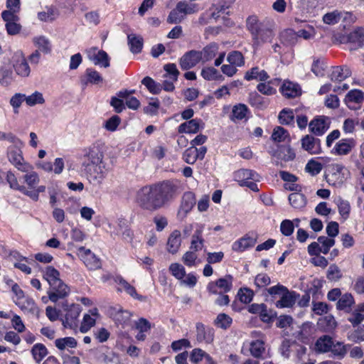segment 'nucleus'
Masks as SVG:
<instances>
[{"mask_svg": "<svg viewBox=\"0 0 364 364\" xmlns=\"http://www.w3.org/2000/svg\"><path fill=\"white\" fill-rule=\"evenodd\" d=\"M178 194V183L167 180L143 186L137 191L135 201L141 210L154 213L164 208Z\"/></svg>", "mask_w": 364, "mask_h": 364, "instance_id": "f257e3e1", "label": "nucleus"}, {"mask_svg": "<svg viewBox=\"0 0 364 364\" xmlns=\"http://www.w3.org/2000/svg\"><path fill=\"white\" fill-rule=\"evenodd\" d=\"M246 26L251 33L253 46L255 47L271 42L275 36L274 23L270 20L260 21L257 16H252L247 18Z\"/></svg>", "mask_w": 364, "mask_h": 364, "instance_id": "f03ea898", "label": "nucleus"}, {"mask_svg": "<svg viewBox=\"0 0 364 364\" xmlns=\"http://www.w3.org/2000/svg\"><path fill=\"white\" fill-rule=\"evenodd\" d=\"M62 308L66 312L63 325L65 328H75L77 326V318L81 312V306L77 304H68V301L62 303Z\"/></svg>", "mask_w": 364, "mask_h": 364, "instance_id": "7ed1b4c3", "label": "nucleus"}, {"mask_svg": "<svg viewBox=\"0 0 364 364\" xmlns=\"http://www.w3.org/2000/svg\"><path fill=\"white\" fill-rule=\"evenodd\" d=\"M7 156L9 161L22 172H28L32 170L33 167L28 163L24 161L22 156V151L18 146L13 145L8 148Z\"/></svg>", "mask_w": 364, "mask_h": 364, "instance_id": "20e7f679", "label": "nucleus"}, {"mask_svg": "<svg viewBox=\"0 0 364 364\" xmlns=\"http://www.w3.org/2000/svg\"><path fill=\"white\" fill-rule=\"evenodd\" d=\"M83 170L89 181L94 185H100L107 174V169L104 162L96 165L86 164Z\"/></svg>", "mask_w": 364, "mask_h": 364, "instance_id": "39448f33", "label": "nucleus"}, {"mask_svg": "<svg viewBox=\"0 0 364 364\" xmlns=\"http://www.w3.org/2000/svg\"><path fill=\"white\" fill-rule=\"evenodd\" d=\"M11 63L18 75L22 77H27L30 75V66L21 50H17L14 53L11 58Z\"/></svg>", "mask_w": 364, "mask_h": 364, "instance_id": "423d86ee", "label": "nucleus"}, {"mask_svg": "<svg viewBox=\"0 0 364 364\" xmlns=\"http://www.w3.org/2000/svg\"><path fill=\"white\" fill-rule=\"evenodd\" d=\"M85 154L82 158V167H86V164L96 165L103 162L104 154L99 146L93 144L85 149Z\"/></svg>", "mask_w": 364, "mask_h": 364, "instance_id": "0eeeda50", "label": "nucleus"}, {"mask_svg": "<svg viewBox=\"0 0 364 364\" xmlns=\"http://www.w3.org/2000/svg\"><path fill=\"white\" fill-rule=\"evenodd\" d=\"M356 146V141L353 138H345L338 141L331 153L338 156H344L350 154Z\"/></svg>", "mask_w": 364, "mask_h": 364, "instance_id": "6e6552de", "label": "nucleus"}, {"mask_svg": "<svg viewBox=\"0 0 364 364\" xmlns=\"http://www.w3.org/2000/svg\"><path fill=\"white\" fill-rule=\"evenodd\" d=\"M196 200L193 193L186 192L181 199L180 208L177 213V218L180 220H184L187 215L196 205Z\"/></svg>", "mask_w": 364, "mask_h": 364, "instance_id": "1a4fd4ad", "label": "nucleus"}, {"mask_svg": "<svg viewBox=\"0 0 364 364\" xmlns=\"http://www.w3.org/2000/svg\"><path fill=\"white\" fill-rule=\"evenodd\" d=\"M77 255L85 265L91 270L100 268L101 263L98 258L89 249L80 247L77 250Z\"/></svg>", "mask_w": 364, "mask_h": 364, "instance_id": "9d476101", "label": "nucleus"}, {"mask_svg": "<svg viewBox=\"0 0 364 364\" xmlns=\"http://www.w3.org/2000/svg\"><path fill=\"white\" fill-rule=\"evenodd\" d=\"M87 57L96 65H100L103 68H108L109 66V55L102 50H98L97 48H91L87 50Z\"/></svg>", "mask_w": 364, "mask_h": 364, "instance_id": "9b49d317", "label": "nucleus"}, {"mask_svg": "<svg viewBox=\"0 0 364 364\" xmlns=\"http://www.w3.org/2000/svg\"><path fill=\"white\" fill-rule=\"evenodd\" d=\"M232 277L230 274L223 278H220L215 282H210L207 287L209 292L218 294L217 288H219L223 292L226 293L231 290L232 287Z\"/></svg>", "mask_w": 364, "mask_h": 364, "instance_id": "f8f14e48", "label": "nucleus"}, {"mask_svg": "<svg viewBox=\"0 0 364 364\" xmlns=\"http://www.w3.org/2000/svg\"><path fill=\"white\" fill-rule=\"evenodd\" d=\"M344 167L341 164L333 165L326 174L327 182L333 186H341L345 180L342 171Z\"/></svg>", "mask_w": 364, "mask_h": 364, "instance_id": "ddd939ff", "label": "nucleus"}, {"mask_svg": "<svg viewBox=\"0 0 364 364\" xmlns=\"http://www.w3.org/2000/svg\"><path fill=\"white\" fill-rule=\"evenodd\" d=\"M69 293V287L63 281L55 285H50V291L48 292L49 299L54 303L59 299H64Z\"/></svg>", "mask_w": 364, "mask_h": 364, "instance_id": "4468645a", "label": "nucleus"}, {"mask_svg": "<svg viewBox=\"0 0 364 364\" xmlns=\"http://www.w3.org/2000/svg\"><path fill=\"white\" fill-rule=\"evenodd\" d=\"M364 101V93L360 90H351L345 97L344 102L350 109L360 108Z\"/></svg>", "mask_w": 364, "mask_h": 364, "instance_id": "2eb2a0df", "label": "nucleus"}, {"mask_svg": "<svg viewBox=\"0 0 364 364\" xmlns=\"http://www.w3.org/2000/svg\"><path fill=\"white\" fill-rule=\"evenodd\" d=\"M272 156L276 158L274 164L281 168L284 167V162L292 161L295 158V154L289 146H282Z\"/></svg>", "mask_w": 364, "mask_h": 364, "instance_id": "dca6fc26", "label": "nucleus"}, {"mask_svg": "<svg viewBox=\"0 0 364 364\" xmlns=\"http://www.w3.org/2000/svg\"><path fill=\"white\" fill-rule=\"evenodd\" d=\"M233 177L240 186H243L249 180L259 181L260 176L252 170L241 168L234 172Z\"/></svg>", "mask_w": 364, "mask_h": 364, "instance_id": "f3484780", "label": "nucleus"}, {"mask_svg": "<svg viewBox=\"0 0 364 364\" xmlns=\"http://www.w3.org/2000/svg\"><path fill=\"white\" fill-rule=\"evenodd\" d=\"M201 61L199 51L191 50L184 54L180 59V65L181 69L187 70Z\"/></svg>", "mask_w": 364, "mask_h": 364, "instance_id": "a211bd4d", "label": "nucleus"}, {"mask_svg": "<svg viewBox=\"0 0 364 364\" xmlns=\"http://www.w3.org/2000/svg\"><path fill=\"white\" fill-rule=\"evenodd\" d=\"M299 297V294L293 291H291L287 288L286 291H284L280 297V299L275 303V306L281 309L291 308L295 304Z\"/></svg>", "mask_w": 364, "mask_h": 364, "instance_id": "6ab92c4d", "label": "nucleus"}, {"mask_svg": "<svg viewBox=\"0 0 364 364\" xmlns=\"http://www.w3.org/2000/svg\"><path fill=\"white\" fill-rule=\"evenodd\" d=\"M196 339L198 342L210 343L214 339V331L212 328H205L203 323L196 325Z\"/></svg>", "mask_w": 364, "mask_h": 364, "instance_id": "aec40b11", "label": "nucleus"}, {"mask_svg": "<svg viewBox=\"0 0 364 364\" xmlns=\"http://www.w3.org/2000/svg\"><path fill=\"white\" fill-rule=\"evenodd\" d=\"M348 41L352 45L350 49L360 48L364 43V28H356L348 35Z\"/></svg>", "mask_w": 364, "mask_h": 364, "instance_id": "412c9836", "label": "nucleus"}, {"mask_svg": "<svg viewBox=\"0 0 364 364\" xmlns=\"http://www.w3.org/2000/svg\"><path fill=\"white\" fill-rule=\"evenodd\" d=\"M350 75L351 70L348 66H336L332 68L330 78L332 81L341 82Z\"/></svg>", "mask_w": 364, "mask_h": 364, "instance_id": "4be33fe9", "label": "nucleus"}, {"mask_svg": "<svg viewBox=\"0 0 364 364\" xmlns=\"http://www.w3.org/2000/svg\"><path fill=\"white\" fill-rule=\"evenodd\" d=\"M203 124L201 119H193L179 125L178 131L179 133H197L200 125Z\"/></svg>", "mask_w": 364, "mask_h": 364, "instance_id": "5701e85b", "label": "nucleus"}, {"mask_svg": "<svg viewBox=\"0 0 364 364\" xmlns=\"http://www.w3.org/2000/svg\"><path fill=\"white\" fill-rule=\"evenodd\" d=\"M181 232L178 230H173L169 235L167 242V250L171 254H176L181 244Z\"/></svg>", "mask_w": 364, "mask_h": 364, "instance_id": "b1692460", "label": "nucleus"}, {"mask_svg": "<svg viewBox=\"0 0 364 364\" xmlns=\"http://www.w3.org/2000/svg\"><path fill=\"white\" fill-rule=\"evenodd\" d=\"M310 131L316 135L321 136L328 129L324 118L320 117L313 119L309 125Z\"/></svg>", "mask_w": 364, "mask_h": 364, "instance_id": "393cba45", "label": "nucleus"}, {"mask_svg": "<svg viewBox=\"0 0 364 364\" xmlns=\"http://www.w3.org/2000/svg\"><path fill=\"white\" fill-rule=\"evenodd\" d=\"M256 239L250 236H245L235 241L232 246V250L235 252H243L256 244Z\"/></svg>", "mask_w": 364, "mask_h": 364, "instance_id": "a878e982", "label": "nucleus"}, {"mask_svg": "<svg viewBox=\"0 0 364 364\" xmlns=\"http://www.w3.org/2000/svg\"><path fill=\"white\" fill-rule=\"evenodd\" d=\"M319 139L311 135H306L301 139V146L304 149L311 154H316L318 151Z\"/></svg>", "mask_w": 364, "mask_h": 364, "instance_id": "bb28decb", "label": "nucleus"}, {"mask_svg": "<svg viewBox=\"0 0 364 364\" xmlns=\"http://www.w3.org/2000/svg\"><path fill=\"white\" fill-rule=\"evenodd\" d=\"M244 77L248 81L252 80L266 81L269 79V76L264 70H261L258 67H254L246 72Z\"/></svg>", "mask_w": 364, "mask_h": 364, "instance_id": "cd10ccee", "label": "nucleus"}, {"mask_svg": "<svg viewBox=\"0 0 364 364\" xmlns=\"http://www.w3.org/2000/svg\"><path fill=\"white\" fill-rule=\"evenodd\" d=\"M333 341V339L331 336L327 335L322 336L317 339L315 343V349L320 353L330 352Z\"/></svg>", "mask_w": 364, "mask_h": 364, "instance_id": "c85d7f7f", "label": "nucleus"}, {"mask_svg": "<svg viewBox=\"0 0 364 364\" xmlns=\"http://www.w3.org/2000/svg\"><path fill=\"white\" fill-rule=\"evenodd\" d=\"M33 43L37 48L36 50L43 53V54H48L51 51V44L48 38L43 36H39L33 38Z\"/></svg>", "mask_w": 364, "mask_h": 364, "instance_id": "c756f323", "label": "nucleus"}, {"mask_svg": "<svg viewBox=\"0 0 364 364\" xmlns=\"http://www.w3.org/2000/svg\"><path fill=\"white\" fill-rule=\"evenodd\" d=\"M249 350L254 358H262L265 352L264 342L261 339L252 341L249 345Z\"/></svg>", "mask_w": 364, "mask_h": 364, "instance_id": "7c9ffc66", "label": "nucleus"}, {"mask_svg": "<svg viewBox=\"0 0 364 364\" xmlns=\"http://www.w3.org/2000/svg\"><path fill=\"white\" fill-rule=\"evenodd\" d=\"M218 51V46L215 43H210L205 46L201 51H199L200 59L203 63L211 60Z\"/></svg>", "mask_w": 364, "mask_h": 364, "instance_id": "2f4dec72", "label": "nucleus"}, {"mask_svg": "<svg viewBox=\"0 0 364 364\" xmlns=\"http://www.w3.org/2000/svg\"><path fill=\"white\" fill-rule=\"evenodd\" d=\"M203 228H198L192 236L190 249L191 251L198 252L203 249L204 240L202 237Z\"/></svg>", "mask_w": 364, "mask_h": 364, "instance_id": "473e14b6", "label": "nucleus"}, {"mask_svg": "<svg viewBox=\"0 0 364 364\" xmlns=\"http://www.w3.org/2000/svg\"><path fill=\"white\" fill-rule=\"evenodd\" d=\"M354 304V299L351 294L346 293L338 299L336 307L338 310L348 312L351 309V306Z\"/></svg>", "mask_w": 364, "mask_h": 364, "instance_id": "72a5a7b5", "label": "nucleus"}, {"mask_svg": "<svg viewBox=\"0 0 364 364\" xmlns=\"http://www.w3.org/2000/svg\"><path fill=\"white\" fill-rule=\"evenodd\" d=\"M43 278L48 282L50 286L55 285L62 281L60 279V272L51 266L46 268Z\"/></svg>", "mask_w": 364, "mask_h": 364, "instance_id": "f704fd0d", "label": "nucleus"}, {"mask_svg": "<svg viewBox=\"0 0 364 364\" xmlns=\"http://www.w3.org/2000/svg\"><path fill=\"white\" fill-rule=\"evenodd\" d=\"M177 10L181 12L185 17L186 15L193 14L198 11V5L196 4H191L186 1H180L177 3Z\"/></svg>", "mask_w": 364, "mask_h": 364, "instance_id": "c9c22d12", "label": "nucleus"}, {"mask_svg": "<svg viewBox=\"0 0 364 364\" xmlns=\"http://www.w3.org/2000/svg\"><path fill=\"white\" fill-rule=\"evenodd\" d=\"M127 38L131 52L133 53H140L143 47L142 38L135 34H129Z\"/></svg>", "mask_w": 364, "mask_h": 364, "instance_id": "e433bc0d", "label": "nucleus"}, {"mask_svg": "<svg viewBox=\"0 0 364 364\" xmlns=\"http://www.w3.org/2000/svg\"><path fill=\"white\" fill-rule=\"evenodd\" d=\"M281 92L283 95L288 98L295 97L300 94L298 85L291 82H284L281 87Z\"/></svg>", "mask_w": 364, "mask_h": 364, "instance_id": "4c0bfd02", "label": "nucleus"}, {"mask_svg": "<svg viewBox=\"0 0 364 364\" xmlns=\"http://www.w3.org/2000/svg\"><path fill=\"white\" fill-rule=\"evenodd\" d=\"M248 112L247 107L244 104L235 105L232 110L231 119L232 121H239L246 118Z\"/></svg>", "mask_w": 364, "mask_h": 364, "instance_id": "58836bf2", "label": "nucleus"}, {"mask_svg": "<svg viewBox=\"0 0 364 364\" xmlns=\"http://www.w3.org/2000/svg\"><path fill=\"white\" fill-rule=\"evenodd\" d=\"M297 35L291 29H287L282 31L280 34V41L284 46H291L296 43Z\"/></svg>", "mask_w": 364, "mask_h": 364, "instance_id": "ea45409f", "label": "nucleus"}, {"mask_svg": "<svg viewBox=\"0 0 364 364\" xmlns=\"http://www.w3.org/2000/svg\"><path fill=\"white\" fill-rule=\"evenodd\" d=\"M227 61L237 67H242L245 65V58L241 52L232 50L227 56Z\"/></svg>", "mask_w": 364, "mask_h": 364, "instance_id": "a19ab883", "label": "nucleus"}, {"mask_svg": "<svg viewBox=\"0 0 364 364\" xmlns=\"http://www.w3.org/2000/svg\"><path fill=\"white\" fill-rule=\"evenodd\" d=\"M289 201L294 208H301L306 205L305 196L300 193H293L289 196Z\"/></svg>", "mask_w": 364, "mask_h": 364, "instance_id": "79ce46f5", "label": "nucleus"}, {"mask_svg": "<svg viewBox=\"0 0 364 364\" xmlns=\"http://www.w3.org/2000/svg\"><path fill=\"white\" fill-rule=\"evenodd\" d=\"M271 138L277 142L289 141V135L287 131L282 127H277L274 129Z\"/></svg>", "mask_w": 364, "mask_h": 364, "instance_id": "37998d69", "label": "nucleus"}, {"mask_svg": "<svg viewBox=\"0 0 364 364\" xmlns=\"http://www.w3.org/2000/svg\"><path fill=\"white\" fill-rule=\"evenodd\" d=\"M55 346L60 350H64L66 347L75 348L77 346V341L73 337H65L56 339L55 341Z\"/></svg>", "mask_w": 364, "mask_h": 364, "instance_id": "c03bdc74", "label": "nucleus"}, {"mask_svg": "<svg viewBox=\"0 0 364 364\" xmlns=\"http://www.w3.org/2000/svg\"><path fill=\"white\" fill-rule=\"evenodd\" d=\"M202 77L207 80H215L223 78L218 70L213 67L205 68L201 70Z\"/></svg>", "mask_w": 364, "mask_h": 364, "instance_id": "a18cd8bd", "label": "nucleus"}, {"mask_svg": "<svg viewBox=\"0 0 364 364\" xmlns=\"http://www.w3.org/2000/svg\"><path fill=\"white\" fill-rule=\"evenodd\" d=\"M31 353L36 361L40 363L48 352L44 345L37 343L32 348Z\"/></svg>", "mask_w": 364, "mask_h": 364, "instance_id": "49530a36", "label": "nucleus"}, {"mask_svg": "<svg viewBox=\"0 0 364 364\" xmlns=\"http://www.w3.org/2000/svg\"><path fill=\"white\" fill-rule=\"evenodd\" d=\"M336 204L338 205L339 214L345 220L347 219L350 211V205L349 202L348 200H343L341 198H338L336 200Z\"/></svg>", "mask_w": 364, "mask_h": 364, "instance_id": "de8ad7c7", "label": "nucleus"}, {"mask_svg": "<svg viewBox=\"0 0 364 364\" xmlns=\"http://www.w3.org/2000/svg\"><path fill=\"white\" fill-rule=\"evenodd\" d=\"M323 21L326 24L335 25L341 22V11L334 10L326 14L323 16Z\"/></svg>", "mask_w": 364, "mask_h": 364, "instance_id": "09e8293b", "label": "nucleus"}, {"mask_svg": "<svg viewBox=\"0 0 364 364\" xmlns=\"http://www.w3.org/2000/svg\"><path fill=\"white\" fill-rule=\"evenodd\" d=\"M318 242L320 244V248L323 254L326 255L331 247L335 245V240L326 236H320L318 237Z\"/></svg>", "mask_w": 364, "mask_h": 364, "instance_id": "8fccbe9b", "label": "nucleus"}, {"mask_svg": "<svg viewBox=\"0 0 364 364\" xmlns=\"http://www.w3.org/2000/svg\"><path fill=\"white\" fill-rule=\"evenodd\" d=\"M348 338L354 342L360 343L364 341V325L359 326L356 329L348 333Z\"/></svg>", "mask_w": 364, "mask_h": 364, "instance_id": "3c124183", "label": "nucleus"}, {"mask_svg": "<svg viewBox=\"0 0 364 364\" xmlns=\"http://www.w3.org/2000/svg\"><path fill=\"white\" fill-rule=\"evenodd\" d=\"M141 83L146 87L150 92L152 94H159L161 90V87L159 84L156 83L152 78L150 77H145Z\"/></svg>", "mask_w": 364, "mask_h": 364, "instance_id": "603ef678", "label": "nucleus"}, {"mask_svg": "<svg viewBox=\"0 0 364 364\" xmlns=\"http://www.w3.org/2000/svg\"><path fill=\"white\" fill-rule=\"evenodd\" d=\"M330 352H331L335 356L341 358L346 354L347 347L342 342L333 341Z\"/></svg>", "mask_w": 364, "mask_h": 364, "instance_id": "864d4df0", "label": "nucleus"}, {"mask_svg": "<svg viewBox=\"0 0 364 364\" xmlns=\"http://www.w3.org/2000/svg\"><path fill=\"white\" fill-rule=\"evenodd\" d=\"M58 16V11L53 8H48L47 11H41L38 14V17L41 21H51Z\"/></svg>", "mask_w": 364, "mask_h": 364, "instance_id": "5fc2aeb1", "label": "nucleus"}, {"mask_svg": "<svg viewBox=\"0 0 364 364\" xmlns=\"http://www.w3.org/2000/svg\"><path fill=\"white\" fill-rule=\"evenodd\" d=\"M326 277L330 281L337 282L343 277V274L340 268L336 264H333L329 266Z\"/></svg>", "mask_w": 364, "mask_h": 364, "instance_id": "6e6d98bb", "label": "nucleus"}, {"mask_svg": "<svg viewBox=\"0 0 364 364\" xmlns=\"http://www.w3.org/2000/svg\"><path fill=\"white\" fill-rule=\"evenodd\" d=\"M232 318L225 314H220L215 320V324L223 329H227L232 323Z\"/></svg>", "mask_w": 364, "mask_h": 364, "instance_id": "4d7b16f0", "label": "nucleus"}, {"mask_svg": "<svg viewBox=\"0 0 364 364\" xmlns=\"http://www.w3.org/2000/svg\"><path fill=\"white\" fill-rule=\"evenodd\" d=\"M326 63L323 60H314L311 66V71L317 77H323L326 68Z\"/></svg>", "mask_w": 364, "mask_h": 364, "instance_id": "13d9d810", "label": "nucleus"}, {"mask_svg": "<svg viewBox=\"0 0 364 364\" xmlns=\"http://www.w3.org/2000/svg\"><path fill=\"white\" fill-rule=\"evenodd\" d=\"M183 159L189 164H193L198 159L196 148L191 146L187 149L183 154Z\"/></svg>", "mask_w": 364, "mask_h": 364, "instance_id": "bf43d9fd", "label": "nucleus"}, {"mask_svg": "<svg viewBox=\"0 0 364 364\" xmlns=\"http://www.w3.org/2000/svg\"><path fill=\"white\" fill-rule=\"evenodd\" d=\"M25 101L28 105L34 106L37 104H43L45 100L43 97L42 93L36 91L32 95L29 96H26Z\"/></svg>", "mask_w": 364, "mask_h": 364, "instance_id": "052dcab7", "label": "nucleus"}, {"mask_svg": "<svg viewBox=\"0 0 364 364\" xmlns=\"http://www.w3.org/2000/svg\"><path fill=\"white\" fill-rule=\"evenodd\" d=\"M172 275L177 279H182L186 276L185 268L178 263H172L169 267Z\"/></svg>", "mask_w": 364, "mask_h": 364, "instance_id": "680f3d73", "label": "nucleus"}, {"mask_svg": "<svg viewBox=\"0 0 364 364\" xmlns=\"http://www.w3.org/2000/svg\"><path fill=\"white\" fill-rule=\"evenodd\" d=\"M279 122L282 124H290L294 122V113L291 109H282L279 114Z\"/></svg>", "mask_w": 364, "mask_h": 364, "instance_id": "e2e57ef3", "label": "nucleus"}, {"mask_svg": "<svg viewBox=\"0 0 364 364\" xmlns=\"http://www.w3.org/2000/svg\"><path fill=\"white\" fill-rule=\"evenodd\" d=\"M96 322V318L92 317L90 314H85L80 330L82 333H87Z\"/></svg>", "mask_w": 364, "mask_h": 364, "instance_id": "0e129e2a", "label": "nucleus"}, {"mask_svg": "<svg viewBox=\"0 0 364 364\" xmlns=\"http://www.w3.org/2000/svg\"><path fill=\"white\" fill-rule=\"evenodd\" d=\"M86 77L88 82L92 84H98L102 82L103 79L100 74L92 68L86 70Z\"/></svg>", "mask_w": 364, "mask_h": 364, "instance_id": "69168bd1", "label": "nucleus"}, {"mask_svg": "<svg viewBox=\"0 0 364 364\" xmlns=\"http://www.w3.org/2000/svg\"><path fill=\"white\" fill-rule=\"evenodd\" d=\"M12 80V72L6 68H0V85L8 86Z\"/></svg>", "mask_w": 364, "mask_h": 364, "instance_id": "338daca9", "label": "nucleus"}, {"mask_svg": "<svg viewBox=\"0 0 364 364\" xmlns=\"http://www.w3.org/2000/svg\"><path fill=\"white\" fill-rule=\"evenodd\" d=\"M26 173L23 176L25 182L31 188H34L39 182L38 174L34 171H31V170Z\"/></svg>", "mask_w": 364, "mask_h": 364, "instance_id": "774afa93", "label": "nucleus"}]
</instances>
